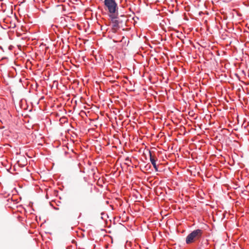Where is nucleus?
<instances>
[{"label": "nucleus", "instance_id": "obj_1", "mask_svg": "<svg viewBox=\"0 0 249 249\" xmlns=\"http://www.w3.org/2000/svg\"><path fill=\"white\" fill-rule=\"evenodd\" d=\"M203 232V231L200 229H197L193 231L186 237V244H189L195 242L196 240H199L201 238Z\"/></svg>", "mask_w": 249, "mask_h": 249}, {"label": "nucleus", "instance_id": "obj_2", "mask_svg": "<svg viewBox=\"0 0 249 249\" xmlns=\"http://www.w3.org/2000/svg\"><path fill=\"white\" fill-rule=\"evenodd\" d=\"M104 5L110 15L118 13V7L115 0H104Z\"/></svg>", "mask_w": 249, "mask_h": 249}, {"label": "nucleus", "instance_id": "obj_3", "mask_svg": "<svg viewBox=\"0 0 249 249\" xmlns=\"http://www.w3.org/2000/svg\"><path fill=\"white\" fill-rule=\"evenodd\" d=\"M111 19L112 30L113 32H116L117 30L119 28V22L116 19L117 18L113 15H110L109 16Z\"/></svg>", "mask_w": 249, "mask_h": 249}, {"label": "nucleus", "instance_id": "obj_4", "mask_svg": "<svg viewBox=\"0 0 249 249\" xmlns=\"http://www.w3.org/2000/svg\"><path fill=\"white\" fill-rule=\"evenodd\" d=\"M149 154H150V160L153 166V167L154 168L156 171H158V166L156 164V160L157 159H156L152 155L151 153V151H149Z\"/></svg>", "mask_w": 249, "mask_h": 249}, {"label": "nucleus", "instance_id": "obj_5", "mask_svg": "<svg viewBox=\"0 0 249 249\" xmlns=\"http://www.w3.org/2000/svg\"><path fill=\"white\" fill-rule=\"evenodd\" d=\"M125 160H129V158H126Z\"/></svg>", "mask_w": 249, "mask_h": 249}]
</instances>
